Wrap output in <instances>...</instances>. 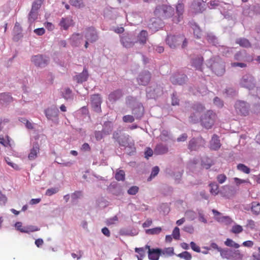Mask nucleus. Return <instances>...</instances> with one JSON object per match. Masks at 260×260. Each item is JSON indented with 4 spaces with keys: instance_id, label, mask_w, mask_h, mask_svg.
Returning a JSON list of instances; mask_svg holds the SVG:
<instances>
[{
    "instance_id": "obj_1",
    "label": "nucleus",
    "mask_w": 260,
    "mask_h": 260,
    "mask_svg": "<svg viewBox=\"0 0 260 260\" xmlns=\"http://www.w3.org/2000/svg\"><path fill=\"white\" fill-rule=\"evenodd\" d=\"M166 43L171 48H175L182 43V48H185L187 45V39L183 35L168 36Z\"/></svg>"
},
{
    "instance_id": "obj_2",
    "label": "nucleus",
    "mask_w": 260,
    "mask_h": 260,
    "mask_svg": "<svg viewBox=\"0 0 260 260\" xmlns=\"http://www.w3.org/2000/svg\"><path fill=\"white\" fill-rule=\"evenodd\" d=\"M216 118V115L212 111H207L202 116L201 118V124L207 129H209L214 124Z\"/></svg>"
},
{
    "instance_id": "obj_3",
    "label": "nucleus",
    "mask_w": 260,
    "mask_h": 260,
    "mask_svg": "<svg viewBox=\"0 0 260 260\" xmlns=\"http://www.w3.org/2000/svg\"><path fill=\"white\" fill-rule=\"evenodd\" d=\"M31 60L35 66L39 67H44L48 64L49 58L44 57L42 55H37L33 56Z\"/></svg>"
},
{
    "instance_id": "obj_4",
    "label": "nucleus",
    "mask_w": 260,
    "mask_h": 260,
    "mask_svg": "<svg viewBox=\"0 0 260 260\" xmlns=\"http://www.w3.org/2000/svg\"><path fill=\"white\" fill-rule=\"evenodd\" d=\"M235 107L238 114L244 116L248 115V107L245 102L238 101L236 103Z\"/></svg>"
},
{
    "instance_id": "obj_5",
    "label": "nucleus",
    "mask_w": 260,
    "mask_h": 260,
    "mask_svg": "<svg viewBox=\"0 0 260 260\" xmlns=\"http://www.w3.org/2000/svg\"><path fill=\"white\" fill-rule=\"evenodd\" d=\"M206 4L202 0H194L191 4L192 12L195 13H202L205 10Z\"/></svg>"
},
{
    "instance_id": "obj_6",
    "label": "nucleus",
    "mask_w": 260,
    "mask_h": 260,
    "mask_svg": "<svg viewBox=\"0 0 260 260\" xmlns=\"http://www.w3.org/2000/svg\"><path fill=\"white\" fill-rule=\"evenodd\" d=\"M16 229L21 233H29L30 232H34L39 231L40 229L33 225H29L26 226H23L21 222H17L15 224Z\"/></svg>"
},
{
    "instance_id": "obj_7",
    "label": "nucleus",
    "mask_w": 260,
    "mask_h": 260,
    "mask_svg": "<svg viewBox=\"0 0 260 260\" xmlns=\"http://www.w3.org/2000/svg\"><path fill=\"white\" fill-rule=\"evenodd\" d=\"M187 76L182 74L176 73L171 77V82L175 85H182L187 80Z\"/></svg>"
},
{
    "instance_id": "obj_8",
    "label": "nucleus",
    "mask_w": 260,
    "mask_h": 260,
    "mask_svg": "<svg viewBox=\"0 0 260 260\" xmlns=\"http://www.w3.org/2000/svg\"><path fill=\"white\" fill-rule=\"evenodd\" d=\"M91 106L96 112H101L102 100L100 94H93L91 96Z\"/></svg>"
},
{
    "instance_id": "obj_9",
    "label": "nucleus",
    "mask_w": 260,
    "mask_h": 260,
    "mask_svg": "<svg viewBox=\"0 0 260 260\" xmlns=\"http://www.w3.org/2000/svg\"><path fill=\"white\" fill-rule=\"evenodd\" d=\"M151 75L149 72L141 73L137 78V81L140 85H146L150 80Z\"/></svg>"
},
{
    "instance_id": "obj_10",
    "label": "nucleus",
    "mask_w": 260,
    "mask_h": 260,
    "mask_svg": "<svg viewBox=\"0 0 260 260\" xmlns=\"http://www.w3.org/2000/svg\"><path fill=\"white\" fill-rule=\"evenodd\" d=\"M148 249V257L151 260H158L161 253V249L159 248H150L148 245H146Z\"/></svg>"
},
{
    "instance_id": "obj_11",
    "label": "nucleus",
    "mask_w": 260,
    "mask_h": 260,
    "mask_svg": "<svg viewBox=\"0 0 260 260\" xmlns=\"http://www.w3.org/2000/svg\"><path fill=\"white\" fill-rule=\"evenodd\" d=\"M215 58H211L210 59V62H214L213 63L211 64V68L213 71L218 76L221 75L225 71L224 69L223 66L218 62H215Z\"/></svg>"
},
{
    "instance_id": "obj_12",
    "label": "nucleus",
    "mask_w": 260,
    "mask_h": 260,
    "mask_svg": "<svg viewBox=\"0 0 260 260\" xmlns=\"http://www.w3.org/2000/svg\"><path fill=\"white\" fill-rule=\"evenodd\" d=\"M85 37L90 43H93L96 41L98 39V36L96 31L93 28H89L85 34Z\"/></svg>"
},
{
    "instance_id": "obj_13",
    "label": "nucleus",
    "mask_w": 260,
    "mask_h": 260,
    "mask_svg": "<svg viewBox=\"0 0 260 260\" xmlns=\"http://www.w3.org/2000/svg\"><path fill=\"white\" fill-rule=\"evenodd\" d=\"M184 6L183 4L179 3L176 5V13L178 17H175L172 18V21L176 23L179 22L182 19V15L184 12Z\"/></svg>"
},
{
    "instance_id": "obj_14",
    "label": "nucleus",
    "mask_w": 260,
    "mask_h": 260,
    "mask_svg": "<svg viewBox=\"0 0 260 260\" xmlns=\"http://www.w3.org/2000/svg\"><path fill=\"white\" fill-rule=\"evenodd\" d=\"M221 145L219 137L217 135H213L210 142V149L213 150H217L220 148Z\"/></svg>"
},
{
    "instance_id": "obj_15",
    "label": "nucleus",
    "mask_w": 260,
    "mask_h": 260,
    "mask_svg": "<svg viewBox=\"0 0 260 260\" xmlns=\"http://www.w3.org/2000/svg\"><path fill=\"white\" fill-rule=\"evenodd\" d=\"M59 25L64 30H67L70 26L74 25V21L71 17L62 18Z\"/></svg>"
},
{
    "instance_id": "obj_16",
    "label": "nucleus",
    "mask_w": 260,
    "mask_h": 260,
    "mask_svg": "<svg viewBox=\"0 0 260 260\" xmlns=\"http://www.w3.org/2000/svg\"><path fill=\"white\" fill-rule=\"evenodd\" d=\"M83 36L79 33L73 34L70 38V41L72 46H78L81 44Z\"/></svg>"
},
{
    "instance_id": "obj_17",
    "label": "nucleus",
    "mask_w": 260,
    "mask_h": 260,
    "mask_svg": "<svg viewBox=\"0 0 260 260\" xmlns=\"http://www.w3.org/2000/svg\"><path fill=\"white\" fill-rule=\"evenodd\" d=\"M39 153L40 147L38 143H36L33 145L32 148L30 150V153L28 155V159L31 160L35 159Z\"/></svg>"
},
{
    "instance_id": "obj_18",
    "label": "nucleus",
    "mask_w": 260,
    "mask_h": 260,
    "mask_svg": "<svg viewBox=\"0 0 260 260\" xmlns=\"http://www.w3.org/2000/svg\"><path fill=\"white\" fill-rule=\"evenodd\" d=\"M88 77V73L87 70L86 68H84L83 72L75 76L74 77L75 80L77 81L78 83H82L83 82L86 81Z\"/></svg>"
},
{
    "instance_id": "obj_19",
    "label": "nucleus",
    "mask_w": 260,
    "mask_h": 260,
    "mask_svg": "<svg viewBox=\"0 0 260 260\" xmlns=\"http://www.w3.org/2000/svg\"><path fill=\"white\" fill-rule=\"evenodd\" d=\"M123 95L122 92L121 90H116L109 95V100L112 102H115L117 100H119Z\"/></svg>"
},
{
    "instance_id": "obj_20",
    "label": "nucleus",
    "mask_w": 260,
    "mask_h": 260,
    "mask_svg": "<svg viewBox=\"0 0 260 260\" xmlns=\"http://www.w3.org/2000/svg\"><path fill=\"white\" fill-rule=\"evenodd\" d=\"M203 58L201 56H198L197 58L193 59L191 64L196 70L202 71V66L203 64Z\"/></svg>"
},
{
    "instance_id": "obj_21",
    "label": "nucleus",
    "mask_w": 260,
    "mask_h": 260,
    "mask_svg": "<svg viewBox=\"0 0 260 260\" xmlns=\"http://www.w3.org/2000/svg\"><path fill=\"white\" fill-rule=\"evenodd\" d=\"M174 13V9L168 5H164V19L171 17Z\"/></svg>"
},
{
    "instance_id": "obj_22",
    "label": "nucleus",
    "mask_w": 260,
    "mask_h": 260,
    "mask_svg": "<svg viewBox=\"0 0 260 260\" xmlns=\"http://www.w3.org/2000/svg\"><path fill=\"white\" fill-rule=\"evenodd\" d=\"M148 40V32L146 30H142L138 35V42L140 44H144Z\"/></svg>"
},
{
    "instance_id": "obj_23",
    "label": "nucleus",
    "mask_w": 260,
    "mask_h": 260,
    "mask_svg": "<svg viewBox=\"0 0 260 260\" xmlns=\"http://www.w3.org/2000/svg\"><path fill=\"white\" fill-rule=\"evenodd\" d=\"M13 101L12 97L8 93H3L0 94V103L5 104Z\"/></svg>"
},
{
    "instance_id": "obj_24",
    "label": "nucleus",
    "mask_w": 260,
    "mask_h": 260,
    "mask_svg": "<svg viewBox=\"0 0 260 260\" xmlns=\"http://www.w3.org/2000/svg\"><path fill=\"white\" fill-rule=\"evenodd\" d=\"M58 110L56 108H48L45 110V114L48 119L57 116Z\"/></svg>"
},
{
    "instance_id": "obj_25",
    "label": "nucleus",
    "mask_w": 260,
    "mask_h": 260,
    "mask_svg": "<svg viewBox=\"0 0 260 260\" xmlns=\"http://www.w3.org/2000/svg\"><path fill=\"white\" fill-rule=\"evenodd\" d=\"M236 43L239 44L240 46L245 48H248L251 47V44L248 40L245 38H240L236 40Z\"/></svg>"
},
{
    "instance_id": "obj_26",
    "label": "nucleus",
    "mask_w": 260,
    "mask_h": 260,
    "mask_svg": "<svg viewBox=\"0 0 260 260\" xmlns=\"http://www.w3.org/2000/svg\"><path fill=\"white\" fill-rule=\"evenodd\" d=\"M210 192L213 196L217 195L219 192V186L215 182H212L209 184Z\"/></svg>"
},
{
    "instance_id": "obj_27",
    "label": "nucleus",
    "mask_w": 260,
    "mask_h": 260,
    "mask_svg": "<svg viewBox=\"0 0 260 260\" xmlns=\"http://www.w3.org/2000/svg\"><path fill=\"white\" fill-rule=\"evenodd\" d=\"M112 125L110 122H106L104 123L103 129H102L105 136L109 135L112 131Z\"/></svg>"
},
{
    "instance_id": "obj_28",
    "label": "nucleus",
    "mask_w": 260,
    "mask_h": 260,
    "mask_svg": "<svg viewBox=\"0 0 260 260\" xmlns=\"http://www.w3.org/2000/svg\"><path fill=\"white\" fill-rule=\"evenodd\" d=\"M232 250L228 249H222L220 251V255L223 258L231 259Z\"/></svg>"
},
{
    "instance_id": "obj_29",
    "label": "nucleus",
    "mask_w": 260,
    "mask_h": 260,
    "mask_svg": "<svg viewBox=\"0 0 260 260\" xmlns=\"http://www.w3.org/2000/svg\"><path fill=\"white\" fill-rule=\"evenodd\" d=\"M244 255L240 250H237L232 251L231 259L232 260H243Z\"/></svg>"
},
{
    "instance_id": "obj_30",
    "label": "nucleus",
    "mask_w": 260,
    "mask_h": 260,
    "mask_svg": "<svg viewBox=\"0 0 260 260\" xmlns=\"http://www.w3.org/2000/svg\"><path fill=\"white\" fill-rule=\"evenodd\" d=\"M241 84L242 86L249 89H250L253 87V83L251 81L250 79L249 80L248 77L246 78L244 77L241 81Z\"/></svg>"
},
{
    "instance_id": "obj_31",
    "label": "nucleus",
    "mask_w": 260,
    "mask_h": 260,
    "mask_svg": "<svg viewBox=\"0 0 260 260\" xmlns=\"http://www.w3.org/2000/svg\"><path fill=\"white\" fill-rule=\"evenodd\" d=\"M199 147H200L197 145V142L194 138H193L189 141L188 145V148L190 150H197L199 149Z\"/></svg>"
},
{
    "instance_id": "obj_32",
    "label": "nucleus",
    "mask_w": 260,
    "mask_h": 260,
    "mask_svg": "<svg viewBox=\"0 0 260 260\" xmlns=\"http://www.w3.org/2000/svg\"><path fill=\"white\" fill-rule=\"evenodd\" d=\"M38 16V11H35L33 10H30L28 15V21L30 23L34 22L37 18Z\"/></svg>"
},
{
    "instance_id": "obj_33",
    "label": "nucleus",
    "mask_w": 260,
    "mask_h": 260,
    "mask_svg": "<svg viewBox=\"0 0 260 260\" xmlns=\"http://www.w3.org/2000/svg\"><path fill=\"white\" fill-rule=\"evenodd\" d=\"M160 20H156L149 25V27L152 31H156L158 30L160 26Z\"/></svg>"
},
{
    "instance_id": "obj_34",
    "label": "nucleus",
    "mask_w": 260,
    "mask_h": 260,
    "mask_svg": "<svg viewBox=\"0 0 260 260\" xmlns=\"http://www.w3.org/2000/svg\"><path fill=\"white\" fill-rule=\"evenodd\" d=\"M224 244L230 247H233L235 248H238L240 247V245L235 242L233 240L228 238L224 242Z\"/></svg>"
},
{
    "instance_id": "obj_35",
    "label": "nucleus",
    "mask_w": 260,
    "mask_h": 260,
    "mask_svg": "<svg viewBox=\"0 0 260 260\" xmlns=\"http://www.w3.org/2000/svg\"><path fill=\"white\" fill-rule=\"evenodd\" d=\"M132 113L136 118H141L143 116V110L142 109V107L139 106L137 108H134L133 110Z\"/></svg>"
},
{
    "instance_id": "obj_36",
    "label": "nucleus",
    "mask_w": 260,
    "mask_h": 260,
    "mask_svg": "<svg viewBox=\"0 0 260 260\" xmlns=\"http://www.w3.org/2000/svg\"><path fill=\"white\" fill-rule=\"evenodd\" d=\"M192 108L194 111L197 113L202 112L205 109V107L200 103H197L192 107Z\"/></svg>"
},
{
    "instance_id": "obj_37",
    "label": "nucleus",
    "mask_w": 260,
    "mask_h": 260,
    "mask_svg": "<svg viewBox=\"0 0 260 260\" xmlns=\"http://www.w3.org/2000/svg\"><path fill=\"white\" fill-rule=\"evenodd\" d=\"M129 135H123L118 140L119 144L122 146H126L128 144Z\"/></svg>"
},
{
    "instance_id": "obj_38",
    "label": "nucleus",
    "mask_w": 260,
    "mask_h": 260,
    "mask_svg": "<svg viewBox=\"0 0 260 260\" xmlns=\"http://www.w3.org/2000/svg\"><path fill=\"white\" fill-rule=\"evenodd\" d=\"M121 43L126 48H129L134 46V43L129 41V39L127 37H123L121 40Z\"/></svg>"
},
{
    "instance_id": "obj_39",
    "label": "nucleus",
    "mask_w": 260,
    "mask_h": 260,
    "mask_svg": "<svg viewBox=\"0 0 260 260\" xmlns=\"http://www.w3.org/2000/svg\"><path fill=\"white\" fill-rule=\"evenodd\" d=\"M161 232V228L160 227L155 228L151 229H147L145 232L148 235H156Z\"/></svg>"
},
{
    "instance_id": "obj_40",
    "label": "nucleus",
    "mask_w": 260,
    "mask_h": 260,
    "mask_svg": "<svg viewBox=\"0 0 260 260\" xmlns=\"http://www.w3.org/2000/svg\"><path fill=\"white\" fill-rule=\"evenodd\" d=\"M251 211L257 215L260 213V204L257 202L252 203Z\"/></svg>"
},
{
    "instance_id": "obj_41",
    "label": "nucleus",
    "mask_w": 260,
    "mask_h": 260,
    "mask_svg": "<svg viewBox=\"0 0 260 260\" xmlns=\"http://www.w3.org/2000/svg\"><path fill=\"white\" fill-rule=\"evenodd\" d=\"M192 28L193 29L194 35L197 38L199 39L202 36V31L200 28L196 24L193 25Z\"/></svg>"
},
{
    "instance_id": "obj_42",
    "label": "nucleus",
    "mask_w": 260,
    "mask_h": 260,
    "mask_svg": "<svg viewBox=\"0 0 260 260\" xmlns=\"http://www.w3.org/2000/svg\"><path fill=\"white\" fill-rule=\"evenodd\" d=\"M177 256L185 260H191L192 258L191 254L188 251H184L179 253L177 255Z\"/></svg>"
},
{
    "instance_id": "obj_43",
    "label": "nucleus",
    "mask_w": 260,
    "mask_h": 260,
    "mask_svg": "<svg viewBox=\"0 0 260 260\" xmlns=\"http://www.w3.org/2000/svg\"><path fill=\"white\" fill-rule=\"evenodd\" d=\"M243 230V229L242 226L239 224H235L233 226L231 229V232L235 234H238L241 233Z\"/></svg>"
},
{
    "instance_id": "obj_44",
    "label": "nucleus",
    "mask_w": 260,
    "mask_h": 260,
    "mask_svg": "<svg viewBox=\"0 0 260 260\" xmlns=\"http://www.w3.org/2000/svg\"><path fill=\"white\" fill-rule=\"evenodd\" d=\"M115 178L118 181H123L125 178V173L123 170H119L115 174Z\"/></svg>"
},
{
    "instance_id": "obj_45",
    "label": "nucleus",
    "mask_w": 260,
    "mask_h": 260,
    "mask_svg": "<svg viewBox=\"0 0 260 260\" xmlns=\"http://www.w3.org/2000/svg\"><path fill=\"white\" fill-rule=\"evenodd\" d=\"M70 3L71 5L81 8L84 6L82 0H70Z\"/></svg>"
},
{
    "instance_id": "obj_46",
    "label": "nucleus",
    "mask_w": 260,
    "mask_h": 260,
    "mask_svg": "<svg viewBox=\"0 0 260 260\" xmlns=\"http://www.w3.org/2000/svg\"><path fill=\"white\" fill-rule=\"evenodd\" d=\"M159 171V169L158 167L155 166L152 168L151 175L150 177L148 178V181H151V179L155 177L158 173Z\"/></svg>"
},
{
    "instance_id": "obj_47",
    "label": "nucleus",
    "mask_w": 260,
    "mask_h": 260,
    "mask_svg": "<svg viewBox=\"0 0 260 260\" xmlns=\"http://www.w3.org/2000/svg\"><path fill=\"white\" fill-rule=\"evenodd\" d=\"M237 169L246 173V174H249L250 172V169L248 168L247 166L244 165V164H240L237 166Z\"/></svg>"
},
{
    "instance_id": "obj_48",
    "label": "nucleus",
    "mask_w": 260,
    "mask_h": 260,
    "mask_svg": "<svg viewBox=\"0 0 260 260\" xmlns=\"http://www.w3.org/2000/svg\"><path fill=\"white\" fill-rule=\"evenodd\" d=\"M135 252L139 253L141 257H143L145 255L146 250H148V249L146 248V246L144 247L141 248H136Z\"/></svg>"
},
{
    "instance_id": "obj_49",
    "label": "nucleus",
    "mask_w": 260,
    "mask_h": 260,
    "mask_svg": "<svg viewBox=\"0 0 260 260\" xmlns=\"http://www.w3.org/2000/svg\"><path fill=\"white\" fill-rule=\"evenodd\" d=\"M216 179L219 183L222 184L226 181L227 177L225 174H220L217 176Z\"/></svg>"
},
{
    "instance_id": "obj_50",
    "label": "nucleus",
    "mask_w": 260,
    "mask_h": 260,
    "mask_svg": "<svg viewBox=\"0 0 260 260\" xmlns=\"http://www.w3.org/2000/svg\"><path fill=\"white\" fill-rule=\"evenodd\" d=\"M7 140H6L4 137H0V143L3 146L7 147L10 145V140L9 136H6Z\"/></svg>"
},
{
    "instance_id": "obj_51",
    "label": "nucleus",
    "mask_w": 260,
    "mask_h": 260,
    "mask_svg": "<svg viewBox=\"0 0 260 260\" xmlns=\"http://www.w3.org/2000/svg\"><path fill=\"white\" fill-rule=\"evenodd\" d=\"M122 119L124 122L126 123H132L135 121L134 117L131 115H126L124 116L122 118Z\"/></svg>"
},
{
    "instance_id": "obj_52",
    "label": "nucleus",
    "mask_w": 260,
    "mask_h": 260,
    "mask_svg": "<svg viewBox=\"0 0 260 260\" xmlns=\"http://www.w3.org/2000/svg\"><path fill=\"white\" fill-rule=\"evenodd\" d=\"M139 187L137 186H133L127 190V193L130 195H135L139 191Z\"/></svg>"
},
{
    "instance_id": "obj_53",
    "label": "nucleus",
    "mask_w": 260,
    "mask_h": 260,
    "mask_svg": "<svg viewBox=\"0 0 260 260\" xmlns=\"http://www.w3.org/2000/svg\"><path fill=\"white\" fill-rule=\"evenodd\" d=\"M172 235L173 238L176 240H179L180 239V230L179 228L175 227L173 230Z\"/></svg>"
},
{
    "instance_id": "obj_54",
    "label": "nucleus",
    "mask_w": 260,
    "mask_h": 260,
    "mask_svg": "<svg viewBox=\"0 0 260 260\" xmlns=\"http://www.w3.org/2000/svg\"><path fill=\"white\" fill-rule=\"evenodd\" d=\"M58 191L57 188H48L46 191V195L48 196H51Z\"/></svg>"
},
{
    "instance_id": "obj_55",
    "label": "nucleus",
    "mask_w": 260,
    "mask_h": 260,
    "mask_svg": "<svg viewBox=\"0 0 260 260\" xmlns=\"http://www.w3.org/2000/svg\"><path fill=\"white\" fill-rule=\"evenodd\" d=\"M104 136L105 135L102 131L94 132V136L97 141H100L102 140L104 138Z\"/></svg>"
},
{
    "instance_id": "obj_56",
    "label": "nucleus",
    "mask_w": 260,
    "mask_h": 260,
    "mask_svg": "<svg viewBox=\"0 0 260 260\" xmlns=\"http://www.w3.org/2000/svg\"><path fill=\"white\" fill-rule=\"evenodd\" d=\"M82 195V192L80 191H77L74 192L71 195V198L73 201H75L80 198Z\"/></svg>"
},
{
    "instance_id": "obj_57",
    "label": "nucleus",
    "mask_w": 260,
    "mask_h": 260,
    "mask_svg": "<svg viewBox=\"0 0 260 260\" xmlns=\"http://www.w3.org/2000/svg\"><path fill=\"white\" fill-rule=\"evenodd\" d=\"M5 160L8 165L12 167L13 168H14L15 170H19V167L18 165L14 164L10 161V159L9 157H7L5 158Z\"/></svg>"
},
{
    "instance_id": "obj_58",
    "label": "nucleus",
    "mask_w": 260,
    "mask_h": 260,
    "mask_svg": "<svg viewBox=\"0 0 260 260\" xmlns=\"http://www.w3.org/2000/svg\"><path fill=\"white\" fill-rule=\"evenodd\" d=\"M183 230L188 233L192 234L194 232V228L191 225H185L183 228Z\"/></svg>"
},
{
    "instance_id": "obj_59",
    "label": "nucleus",
    "mask_w": 260,
    "mask_h": 260,
    "mask_svg": "<svg viewBox=\"0 0 260 260\" xmlns=\"http://www.w3.org/2000/svg\"><path fill=\"white\" fill-rule=\"evenodd\" d=\"M41 5L40 4V3H39L37 2L36 1H35L32 3L31 9L35 10V11H38V10L41 8Z\"/></svg>"
},
{
    "instance_id": "obj_60",
    "label": "nucleus",
    "mask_w": 260,
    "mask_h": 260,
    "mask_svg": "<svg viewBox=\"0 0 260 260\" xmlns=\"http://www.w3.org/2000/svg\"><path fill=\"white\" fill-rule=\"evenodd\" d=\"M179 100L176 96V94L173 93L172 96V104L173 106L178 105Z\"/></svg>"
},
{
    "instance_id": "obj_61",
    "label": "nucleus",
    "mask_w": 260,
    "mask_h": 260,
    "mask_svg": "<svg viewBox=\"0 0 260 260\" xmlns=\"http://www.w3.org/2000/svg\"><path fill=\"white\" fill-rule=\"evenodd\" d=\"M191 249L197 252H200L201 251L200 248L194 242H191L190 243Z\"/></svg>"
},
{
    "instance_id": "obj_62",
    "label": "nucleus",
    "mask_w": 260,
    "mask_h": 260,
    "mask_svg": "<svg viewBox=\"0 0 260 260\" xmlns=\"http://www.w3.org/2000/svg\"><path fill=\"white\" fill-rule=\"evenodd\" d=\"M214 104L218 107H222L223 105L222 102L218 97H215L214 99Z\"/></svg>"
},
{
    "instance_id": "obj_63",
    "label": "nucleus",
    "mask_w": 260,
    "mask_h": 260,
    "mask_svg": "<svg viewBox=\"0 0 260 260\" xmlns=\"http://www.w3.org/2000/svg\"><path fill=\"white\" fill-rule=\"evenodd\" d=\"M21 122H25V126L28 129H32L33 126L32 124L29 122L28 120L25 119V118H21Z\"/></svg>"
},
{
    "instance_id": "obj_64",
    "label": "nucleus",
    "mask_w": 260,
    "mask_h": 260,
    "mask_svg": "<svg viewBox=\"0 0 260 260\" xmlns=\"http://www.w3.org/2000/svg\"><path fill=\"white\" fill-rule=\"evenodd\" d=\"M153 154V151L150 148H147L146 151H145V157L147 159L150 156H151Z\"/></svg>"
}]
</instances>
